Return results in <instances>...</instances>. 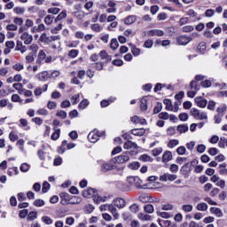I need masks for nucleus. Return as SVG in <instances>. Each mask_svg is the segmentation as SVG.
<instances>
[{"mask_svg":"<svg viewBox=\"0 0 227 227\" xmlns=\"http://www.w3.org/2000/svg\"><path fill=\"white\" fill-rule=\"evenodd\" d=\"M98 191L95 188H89L87 190H84L82 193L83 198H94Z\"/></svg>","mask_w":227,"mask_h":227,"instance_id":"39448f33","label":"nucleus"},{"mask_svg":"<svg viewBox=\"0 0 227 227\" xmlns=\"http://www.w3.org/2000/svg\"><path fill=\"white\" fill-rule=\"evenodd\" d=\"M78 55H79V51L78 50H71L68 52V56L70 58H77Z\"/></svg>","mask_w":227,"mask_h":227,"instance_id":"0e129e2a","label":"nucleus"},{"mask_svg":"<svg viewBox=\"0 0 227 227\" xmlns=\"http://www.w3.org/2000/svg\"><path fill=\"white\" fill-rule=\"evenodd\" d=\"M40 42H43V43H51V36H47V34L43 33L40 36Z\"/></svg>","mask_w":227,"mask_h":227,"instance_id":"2f4dec72","label":"nucleus"},{"mask_svg":"<svg viewBox=\"0 0 227 227\" xmlns=\"http://www.w3.org/2000/svg\"><path fill=\"white\" fill-rule=\"evenodd\" d=\"M185 152H187V149L184 145H181L176 149L177 155H185Z\"/></svg>","mask_w":227,"mask_h":227,"instance_id":"09e8293b","label":"nucleus"},{"mask_svg":"<svg viewBox=\"0 0 227 227\" xmlns=\"http://www.w3.org/2000/svg\"><path fill=\"white\" fill-rule=\"evenodd\" d=\"M31 121L35 123V125H42V123H43V120L40 117L32 118Z\"/></svg>","mask_w":227,"mask_h":227,"instance_id":"e2e57ef3","label":"nucleus"},{"mask_svg":"<svg viewBox=\"0 0 227 227\" xmlns=\"http://www.w3.org/2000/svg\"><path fill=\"white\" fill-rule=\"evenodd\" d=\"M67 140H63L62 144L59 147H58V153H65V152H67Z\"/></svg>","mask_w":227,"mask_h":227,"instance_id":"aec40b11","label":"nucleus"},{"mask_svg":"<svg viewBox=\"0 0 227 227\" xmlns=\"http://www.w3.org/2000/svg\"><path fill=\"white\" fill-rule=\"evenodd\" d=\"M28 214H29V210H27V209L20 210L19 213V217L20 219H26V217H27Z\"/></svg>","mask_w":227,"mask_h":227,"instance_id":"37998d69","label":"nucleus"},{"mask_svg":"<svg viewBox=\"0 0 227 227\" xmlns=\"http://www.w3.org/2000/svg\"><path fill=\"white\" fill-rule=\"evenodd\" d=\"M197 210L200 212H207V210H208V205L205 202L200 203L197 205Z\"/></svg>","mask_w":227,"mask_h":227,"instance_id":"393cba45","label":"nucleus"},{"mask_svg":"<svg viewBox=\"0 0 227 227\" xmlns=\"http://www.w3.org/2000/svg\"><path fill=\"white\" fill-rule=\"evenodd\" d=\"M88 139L90 143H97V141H98V135L95 134L94 132H90L88 135Z\"/></svg>","mask_w":227,"mask_h":227,"instance_id":"412c9836","label":"nucleus"},{"mask_svg":"<svg viewBox=\"0 0 227 227\" xmlns=\"http://www.w3.org/2000/svg\"><path fill=\"white\" fill-rule=\"evenodd\" d=\"M60 134H61V129H56L55 132L51 134V139H52V141H58V139H59Z\"/></svg>","mask_w":227,"mask_h":227,"instance_id":"c756f323","label":"nucleus"},{"mask_svg":"<svg viewBox=\"0 0 227 227\" xmlns=\"http://www.w3.org/2000/svg\"><path fill=\"white\" fill-rule=\"evenodd\" d=\"M148 36H164V31L160 29H152L147 32Z\"/></svg>","mask_w":227,"mask_h":227,"instance_id":"9d476101","label":"nucleus"},{"mask_svg":"<svg viewBox=\"0 0 227 227\" xmlns=\"http://www.w3.org/2000/svg\"><path fill=\"white\" fill-rule=\"evenodd\" d=\"M144 211L146 212V214H153L154 209H153V205L152 204H147L144 207Z\"/></svg>","mask_w":227,"mask_h":227,"instance_id":"72a5a7b5","label":"nucleus"},{"mask_svg":"<svg viewBox=\"0 0 227 227\" xmlns=\"http://www.w3.org/2000/svg\"><path fill=\"white\" fill-rule=\"evenodd\" d=\"M162 111V103L158 102L157 106H154L153 113L154 114H159Z\"/></svg>","mask_w":227,"mask_h":227,"instance_id":"de8ad7c7","label":"nucleus"},{"mask_svg":"<svg viewBox=\"0 0 227 227\" xmlns=\"http://www.w3.org/2000/svg\"><path fill=\"white\" fill-rule=\"evenodd\" d=\"M178 45H187L190 42H192V37L187 35H181L176 38Z\"/></svg>","mask_w":227,"mask_h":227,"instance_id":"20e7f679","label":"nucleus"},{"mask_svg":"<svg viewBox=\"0 0 227 227\" xmlns=\"http://www.w3.org/2000/svg\"><path fill=\"white\" fill-rule=\"evenodd\" d=\"M163 104L166 106V111H173V104L171 103V99H164Z\"/></svg>","mask_w":227,"mask_h":227,"instance_id":"b1692460","label":"nucleus"},{"mask_svg":"<svg viewBox=\"0 0 227 227\" xmlns=\"http://www.w3.org/2000/svg\"><path fill=\"white\" fill-rule=\"evenodd\" d=\"M190 88L191 90H195V91H200V84H198V82L192 80L190 82Z\"/></svg>","mask_w":227,"mask_h":227,"instance_id":"c9c22d12","label":"nucleus"},{"mask_svg":"<svg viewBox=\"0 0 227 227\" xmlns=\"http://www.w3.org/2000/svg\"><path fill=\"white\" fill-rule=\"evenodd\" d=\"M138 219H140L141 221H152V215H145L144 213H139Z\"/></svg>","mask_w":227,"mask_h":227,"instance_id":"473e14b6","label":"nucleus"},{"mask_svg":"<svg viewBox=\"0 0 227 227\" xmlns=\"http://www.w3.org/2000/svg\"><path fill=\"white\" fill-rule=\"evenodd\" d=\"M54 20V16L52 15H47L44 18V22L47 24V26H50V24Z\"/></svg>","mask_w":227,"mask_h":227,"instance_id":"6e6d98bb","label":"nucleus"},{"mask_svg":"<svg viewBox=\"0 0 227 227\" xmlns=\"http://www.w3.org/2000/svg\"><path fill=\"white\" fill-rule=\"evenodd\" d=\"M93 210H95V207L91 204H89L87 206H85V211L87 214H91V212H93Z\"/></svg>","mask_w":227,"mask_h":227,"instance_id":"338daca9","label":"nucleus"},{"mask_svg":"<svg viewBox=\"0 0 227 227\" xmlns=\"http://www.w3.org/2000/svg\"><path fill=\"white\" fill-rule=\"evenodd\" d=\"M9 139L12 143H15V141L19 140V136L15 135V133L13 131H11L10 134H9Z\"/></svg>","mask_w":227,"mask_h":227,"instance_id":"3c124183","label":"nucleus"},{"mask_svg":"<svg viewBox=\"0 0 227 227\" xmlns=\"http://www.w3.org/2000/svg\"><path fill=\"white\" fill-rule=\"evenodd\" d=\"M88 106H90V101H88V99H82L78 105V109H86Z\"/></svg>","mask_w":227,"mask_h":227,"instance_id":"cd10ccee","label":"nucleus"},{"mask_svg":"<svg viewBox=\"0 0 227 227\" xmlns=\"http://www.w3.org/2000/svg\"><path fill=\"white\" fill-rule=\"evenodd\" d=\"M51 189V184H49V182L45 181L43 184V188H42V192H43V194H45V192H49Z\"/></svg>","mask_w":227,"mask_h":227,"instance_id":"58836bf2","label":"nucleus"},{"mask_svg":"<svg viewBox=\"0 0 227 227\" xmlns=\"http://www.w3.org/2000/svg\"><path fill=\"white\" fill-rule=\"evenodd\" d=\"M90 28L92 31H95L96 33H100L102 31V27H100V24L95 23L90 26Z\"/></svg>","mask_w":227,"mask_h":227,"instance_id":"ea45409f","label":"nucleus"},{"mask_svg":"<svg viewBox=\"0 0 227 227\" xmlns=\"http://www.w3.org/2000/svg\"><path fill=\"white\" fill-rule=\"evenodd\" d=\"M38 217V213L36 211H31L28 213L27 219V221H35Z\"/></svg>","mask_w":227,"mask_h":227,"instance_id":"bb28decb","label":"nucleus"},{"mask_svg":"<svg viewBox=\"0 0 227 227\" xmlns=\"http://www.w3.org/2000/svg\"><path fill=\"white\" fill-rule=\"evenodd\" d=\"M33 205L35 207H43V205H45V201H43V200L37 199L34 201Z\"/></svg>","mask_w":227,"mask_h":227,"instance_id":"864d4df0","label":"nucleus"},{"mask_svg":"<svg viewBox=\"0 0 227 227\" xmlns=\"http://www.w3.org/2000/svg\"><path fill=\"white\" fill-rule=\"evenodd\" d=\"M171 159H173V153H171V151H167L163 153L161 160L162 162H169Z\"/></svg>","mask_w":227,"mask_h":227,"instance_id":"2eb2a0df","label":"nucleus"},{"mask_svg":"<svg viewBox=\"0 0 227 227\" xmlns=\"http://www.w3.org/2000/svg\"><path fill=\"white\" fill-rule=\"evenodd\" d=\"M176 130L180 132V134H185L189 130V126L187 124H180L176 127Z\"/></svg>","mask_w":227,"mask_h":227,"instance_id":"a211bd4d","label":"nucleus"},{"mask_svg":"<svg viewBox=\"0 0 227 227\" xmlns=\"http://www.w3.org/2000/svg\"><path fill=\"white\" fill-rule=\"evenodd\" d=\"M139 160L142 162H153V158H151L148 154H142L139 157Z\"/></svg>","mask_w":227,"mask_h":227,"instance_id":"a878e982","label":"nucleus"},{"mask_svg":"<svg viewBox=\"0 0 227 227\" xmlns=\"http://www.w3.org/2000/svg\"><path fill=\"white\" fill-rule=\"evenodd\" d=\"M124 148L125 150H131V148H133V150H137L139 146H137V144H136V142L129 140L124 144Z\"/></svg>","mask_w":227,"mask_h":227,"instance_id":"9b49d317","label":"nucleus"},{"mask_svg":"<svg viewBox=\"0 0 227 227\" xmlns=\"http://www.w3.org/2000/svg\"><path fill=\"white\" fill-rule=\"evenodd\" d=\"M37 155H38V158L40 159V160H45V152H43V150L39 149L37 151Z\"/></svg>","mask_w":227,"mask_h":227,"instance_id":"052dcab7","label":"nucleus"},{"mask_svg":"<svg viewBox=\"0 0 227 227\" xmlns=\"http://www.w3.org/2000/svg\"><path fill=\"white\" fill-rule=\"evenodd\" d=\"M114 205L117 208H123L125 207L126 202L122 198H117L114 200Z\"/></svg>","mask_w":227,"mask_h":227,"instance_id":"f8f14e48","label":"nucleus"},{"mask_svg":"<svg viewBox=\"0 0 227 227\" xmlns=\"http://www.w3.org/2000/svg\"><path fill=\"white\" fill-rule=\"evenodd\" d=\"M209 155H212V157L217 155L219 153V150L215 147H211L208 149Z\"/></svg>","mask_w":227,"mask_h":227,"instance_id":"5fc2aeb1","label":"nucleus"},{"mask_svg":"<svg viewBox=\"0 0 227 227\" xmlns=\"http://www.w3.org/2000/svg\"><path fill=\"white\" fill-rule=\"evenodd\" d=\"M56 116L58 118H61L62 120H65V118H67V114L65 110H59L57 112Z\"/></svg>","mask_w":227,"mask_h":227,"instance_id":"79ce46f5","label":"nucleus"},{"mask_svg":"<svg viewBox=\"0 0 227 227\" xmlns=\"http://www.w3.org/2000/svg\"><path fill=\"white\" fill-rule=\"evenodd\" d=\"M63 19H67V11H62L55 19V22H59V20H63Z\"/></svg>","mask_w":227,"mask_h":227,"instance_id":"4c0bfd02","label":"nucleus"},{"mask_svg":"<svg viewBox=\"0 0 227 227\" xmlns=\"http://www.w3.org/2000/svg\"><path fill=\"white\" fill-rule=\"evenodd\" d=\"M205 150H207V146L203 144H200L197 146V152L199 153H204Z\"/></svg>","mask_w":227,"mask_h":227,"instance_id":"680f3d73","label":"nucleus"},{"mask_svg":"<svg viewBox=\"0 0 227 227\" xmlns=\"http://www.w3.org/2000/svg\"><path fill=\"white\" fill-rule=\"evenodd\" d=\"M37 77L38 81L45 82L46 81H49V79H51V74H49L48 71H43L37 74Z\"/></svg>","mask_w":227,"mask_h":227,"instance_id":"1a4fd4ad","label":"nucleus"},{"mask_svg":"<svg viewBox=\"0 0 227 227\" xmlns=\"http://www.w3.org/2000/svg\"><path fill=\"white\" fill-rule=\"evenodd\" d=\"M202 88H210L212 86V82L210 80H205L200 82Z\"/></svg>","mask_w":227,"mask_h":227,"instance_id":"4d7b16f0","label":"nucleus"},{"mask_svg":"<svg viewBox=\"0 0 227 227\" xmlns=\"http://www.w3.org/2000/svg\"><path fill=\"white\" fill-rule=\"evenodd\" d=\"M20 39L24 41V44H25V45H29V44H31L32 42H33V35H29V33L24 32V33L20 35Z\"/></svg>","mask_w":227,"mask_h":227,"instance_id":"0eeeda50","label":"nucleus"},{"mask_svg":"<svg viewBox=\"0 0 227 227\" xmlns=\"http://www.w3.org/2000/svg\"><path fill=\"white\" fill-rule=\"evenodd\" d=\"M91 68H95L96 70H104V62H96L91 64Z\"/></svg>","mask_w":227,"mask_h":227,"instance_id":"7c9ffc66","label":"nucleus"},{"mask_svg":"<svg viewBox=\"0 0 227 227\" xmlns=\"http://www.w3.org/2000/svg\"><path fill=\"white\" fill-rule=\"evenodd\" d=\"M35 58H36V53H30L26 57L27 63H33V61H35Z\"/></svg>","mask_w":227,"mask_h":227,"instance_id":"49530a36","label":"nucleus"},{"mask_svg":"<svg viewBox=\"0 0 227 227\" xmlns=\"http://www.w3.org/2000/svg\"><path fill=\"white\" fill-rule=\"evenodd\" d=\"M182 210L184 212H192V205H183Z\"/></svg>","mask_w":227,"mask_h":227,"instance_id":"774afa93","label":"nucleus"},{"mask_svg":"<svg viewBox=\"0 0 227 227\" xmlns=\"http://www.w3.org/2000/svg\"><path fill=\"white\" fill-rule=\"evenodd\" d=\"M131 52L133 54V56H139L141 54V50L137 47H136V45H133L131 47Z\"/></svg>","mask_w":227,"mask_h":227,"instance_id":"8fccbe9b","label":"nucleus"},{"mask_svg":"<svg viewBox=\"0 0 227 227\" xmlns=\"http://www.w3.org/2000/svg\"><path fill=\"white\" fill-rule=\"evenodd\" d=\"M180 144V142L176 139H172L169 140L168 146V148H175V146H178V145Z\"/></svg>","mask_w":227,"mask_h":227,"instance_id":"c03bdc74","label":"nucleus"},{"mask_svg":"<svg viewBox=\"0 0 227 227\" xmlns=\"http://www.w3.org/2000/svg\"><path fill=\"white\" fill-rule=\"evenodd\" d=\"M158 116L160 120H169V114H168L167 112H162L159 114Z\"/></svg>","mask_w":227,"mask_h":227,"instance_id":"13d9d810","label":"nucleus"},{"mask_svg":"<svg viewBox=\"0 0 227 227\" xmlns=\"http://www.w3.org/2000/svg\"><path fill=\"white\" fill-rule=\"evenodd\" d=\"M113 169H114V165L113 163H104L101 166L102 173H107V171H111Z\"/></svg>","mask_w":227,"mask_h":227,"instance_id":"4468645a","label":"nucleus"},{"mask_svg":"<svg viewBox=\"0 0 227 227\" xmlns=\"http://www.w3.org/2000/svg\"><path fill=\"white\" fill-rule=\"evenodd\" d=\"M108 211L111 212L114 219H118L120 217V214L116 212V207L113 204H108Z\"/></svg>","mask_w":227,"mask_h":227,"instance_id":"f3484780","label":"nucleus"},{"mask_svg":"<svg viewBox=\"0 0 227 227\" xmlns=\"http://www.w3.org/2000/svg\"><path fill=\"white\" fill-rule=\"evenodd\" d=\"M136 20V15H129L124 20V24L127 26H130V24H134Z\"/></svg>","mask_w":227,"mask_h":227,"instance_id":"4be33fe9","label":"nucleus"},{"mask_svg":"<svg viewBox=\"0 0 227 227\" xmlns=\"http://www.w3.org/2000/svg\"><path fill=\"white\" fill-rule=\"evenodd\" d=\"M129 155H119L117 157H114L112 159V162H114V164H123L125 162H128V160H129Z\"/></svg>","mask_w":227,"mask_h":227,"instance_id":"7ed1b4c3","label":"nucleus"},{"mask_svg":"<svg viewBox=\"0 0 227 227\" xmlns=\"http://www.w3.org/2000/svg\"><path fill=\"white\" fill-rule=\"evenodd\" d=\"M70 106H72V104L70 103V100H68V99L62 101L60 104V107L62 109H67V107H70Z\"/></svg>","mask_w":227,"mask_h":227,"instance_id":"603ef678","label":"nucleus"},{"mask_svg":"<svg viewBox=\"0 0 227 227\" xmlns=\"http://www.w3.org/2000/svg\"><path fill=\"white\" fill-rule=\"evenodd\" d=\"M179 120L181 121H187L189 120V114L187 113H182L179 114Z\"/></svg>","mask_w":227,"mask_h":227,"instance_id":"bf43d9fd","label":"nucleus"},{"mask_svg":"<svg viewBox=\"0 0 227 227\" xmlns=\"http://www.w3.org/2000/svg\"><path fill=\"white\" fill-rule=\"evenodd\" d=\"M14 13H16V15H24L25 12H26V8L24 7H15L13 9Z\"/></svg>","mask_w":227,"mask_h":227,"instance_id":"e433bc0d","label":"nucleus"},{"mask_svg":"<svg viewBox=\"0 0 227 227\" xmlns=\"http://www.w3.org/2000/svg\"><path fill=\"white\" fill-rule=\"evenodd\" d=\"M190 114L195 120H208V115H207V113L200 112L198 108H192Z\"/></svg>","mask_w":227,"mask_h":227,"instance_id":"f257e3e1","label":"nucleus"},{"mask_svg":"<svg viewBox=\"0 0 227 227\" xmlns=\"http://www.w3.org/2000/svg\"><path fill=\"white\" fill-rule=\"evenodd\" d=\"M140 109L141 111H148V100H146V98L141 99Z\"/></svg>","mask_w":227,"mask_h":227,"instance_id":"6ab92c4d","label":"nucleus"},{"mask_svg":"<svg viewBox=\"0 0 227 227\" xmlns=\"http://www.w3.org/2000/svg\"><path fill=\"white\" fill-rule=\"evenodd\" d=\"M92 200L96 205H100V203H104L107 200V196L102 197L98 195V192H96V194L94 195Z\"/></svg>","mask_w":227,"mask_h":227,"instance_id":"6e6552de","label":"nucleus"},{"mask_svg":"<svg viewBox=\"0 0 227 227\" xmlns=\"http://www.w3.org/2000/svg\"><path fill=\"white\" fill-rule=\"evenodd\" d=\"M110 47L113 51H116V49H118V47H120V43H118V39L113 38L111 40Z\"/></svg>","mask_w":227,"mask_h":227,"instance_id":"c85d7f7f","label":"nucleus"},{"mask_svg":"<svg viewBox=\"0 0 227 227\" xmlns=\"http://www.w3.org/2000/svg\"><path fill=\"white\" fill-rule=\"evenodd\" d=\"M207 51V43L202 42L200 43L199 45L197 46V52H199V54H205Z\"/></svg>","mask_w":227,"mask_h":227,"instance_id":"dca6fc26","label":"nucleus"},{"mask_svg":"<svg viewBox=\"0 0 227 227\" xmlns=\"http://www.w3.org/2000/svg\"><path fill=\"white\" fill-rule=\"evenodd\" d=\"M131 134L133 136H138L139 137H141V136H145L146 129H145V128H141V129H131Z\"/></svg>","mask_w":227,"mask_h":227,"instance_id":"ddd939ff","label":"nucleus"},{"mask_svg":"<svg viewBox=\"0 0 227 227\" xmlns=\"http://www.w3.org/2000/svg\"><path fill=\"white\" fill-rule=\"evenodd\" d=\"M127 182L129 183V184L134 185L137 187V189H143V180L139 178V176H128Z\"/></svg>","mask_w":227,"mask_h":227,"instance_id":"f03ea898","label":"nucleus"},{"mask_svg":"<svg viewBox=\"0 0 227 227\" xmlns=\"http://www.w3.org/2000/svg\"><path fill=\"white\" fill-rule=\"evenodd\" d=\"M128 168L136 171L141 168V164L139 161H133L128 165Z\"/></svg>","mask_w":227,"mask_h":227,"instance_id":"5701e85b","label":"nucleus"},{"mask_svg":"<svg viewBox=\"0 0 227 227\" xmlns=\"http://www.w3.org/2000/svg\"><path fill=\"white\" fill-rule=\"evenodd\" d=\"M194 102L198 106V107H200L201 109H204V107H207V104H208V101L203 98V97H196L194 98Z\"/></svg>","mask_w":227,"mask_h":227,"instance_id":"423d86ee","label":"nucleus"},{"mask_svg":"<svg viewBox=\"0 0 227 227\" xmlns=\"http://www.w3.org/2000/svg\"><path fill=\"white\" fill-rule=\"evenodd\" d=\"M42 221L43 223H44L45 224H52L53 221L51 220V217L49 216H43L42 217Z\"/></svg>","mask_w":227,"mask_h":227,"instance_id":"69168bd1","label":"nucleus"},{"mask_svg":"<svg viewBox=\"0 0 227 227\" xmlns=\"http://www.w3.org/2000/svg\"><path fill=\"white\" fill-rule=\"evenodd\" d=\"M29 168H31V165L27 163H22L20 167V169L22 173H27V171H29Z\"/></svg>","mask_w":227,"mask_h":227,"instance_id":"f704fd0d","label":"nucleus"},{"mask_svg":"<svg viewBox=\"0 0 227 227\" xmlns=\"http://www.w3.org/2000/svg\"><path fill=\"white\" fill-rule=\"evenodd\" d=\"M61 12V9L58 7H51L48 9V13H51L52 15H58Z\"/></svg>","mask_w":227,"mask_h":227,"instance_id":"a18cd8bd","label":"nucleus"},{"mask_svg":"<svg viewBox=\"0 0 227 227\" xmlns=\"http://www.w3.org/2000/svg\"><path fill=\"white\" fill-rule=\"evenodd\" d=\"M69 203H70V205H77V204L81 203V199H79V197H77V196H74L69 199Z\"/></svg>","mask_w":227,"mask_h":227,"instance_id":"a19ab883","label":"nucleus"}]
</instances>
